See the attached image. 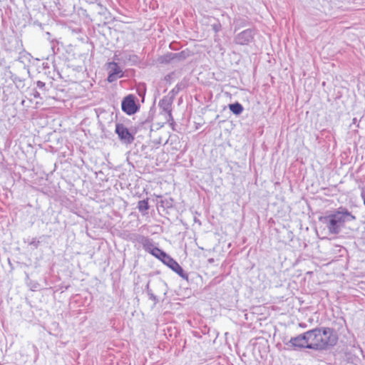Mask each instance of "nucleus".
<instances>
[{
    "mask_svg": "<svg viewBox=\"0 0 365 365\" xmlns=\"http://www.w3.org/2000/svg\"><path fill=\"white\" fill-rule=\"evenodd\" d=\"M109 75L108 76V81L112 83L118 78L123 77V72L120 66L115 62L108 63Z\"/></svg>",
    "mask_w": 365,
    "mask_h": 365,
    "instance_id": "6",
    "label": "nucleus"
},
{
    "mask_svg": "<svg viewBox=\"0 0 365 365\" xmlns=\"http://www.w3.org/2000/svg\"><path fill=\"white\" fill-rule=\"evenodd\" d=\"M34 96H35V97H38V96H39V93H37V94H36Z\"/></svg>",
    "mask_w": 365,
    "mask_h": 365,
    "instance_id": "13",
    "label": "nucleus"
},
{
    "mask_svg": "<svg viewBox=\"0 0 365 365\" xmlns=\"http://www.w3.org/2000/svg\"><path fill=\"white\" fill-rule=\"evenodd\" d=\"M164 264L168 266L170 269H171L173 272L177 273L180 277L183 279H187V274L184 272L183 269L178 264L177 261H175L173 257L169 256L168 259L165 262Z\"/></svg>",
    "mask_w": 365,
    "mask_h": 365,
    "instance_id": "7",
    "label": "nucleus"
},
{
    "mask_svg": "<svg viewBox=\"0 0 365 365\" xmlns=\"http://www.w3.org/2000/svg\"><path fill=\"white\" fill-rule=\"evenodd\" d=\"M319 222L327 228L329 234L338 235L345 224L356 220V217L345 207H339L329 215L319 217Z\"/></svg>",
    "mask_w": 365,
    "mask_h": 365,
    "instance_id": "2",
    "label": "nucleus"
},
{
    "mask_svg": "<svg viewBox=\"0 0 365 365\" xmlns=\"http://www.w3.org/2000/svg\"><path fill=\"white\" fill-rule=\"evenodd\" d=\"M115 133L119 138L125 143H131L134 140V137L129 132L128 129L121 123H117L115 125Z\"/></svg>",
    "mask_w": 365,
    "mask_h": 365,
    "instance_id": "5",
    "label": "nucleus"
},
{
    "mask_svg": "<svg viewBox=\"0 0 365 365\" xmlns=\"http://www.w3.org/2000/svg\"><path fill=\"white\" fill-rule=\"evenodd\" d=\"M338 339V335L333 328L318 327L291 338L289 344L293 349L324 351L335 346Z\"/></svg>",
    "mask_w": 365,
    "mask_h": 365,
    "instance_id": "1",
    "label": "nucleus"
},
{
    "mask_svg": "<svg viewBox=\"0 0 365 365\" xmlns=\"http://www.w3.org/2000/svg\"><path fill=\"white\" fill-rule=\"evenodd\" d=\"M363 202H364V206H365V196H364V197H363Z\"/></svg>",
    "mask_w": 365,
    "mask_h": 365,
    "instance_id": "11",
    "label": "nucleus"
},
{
    "mask_svg": "<svg viewBox=\"0 0 365 365\" xmlns=\"http://www.w3.org/2000/svg\"><path fill=\"white\" fill-rule=\"evenodd\" d=\"M121 108L123 112L129 115L137 112L138 106L135 102V98L133 95H128L123 98L121 103Z\"/></svg>",
    "mask_w": 365,
    "mask_h": 365,
    "instance_id": "4",
    "label": "nucleus"
},
{
    "mask_svg": "<svg viewBox=\"0 0 365 365\" xmlns=\"http://www.w3.org/2000/svg\"><path fill=\"white\" fill-rule=\"evenodd\" d=\"M245 34V32H243L240 34L241 36H243Z\"/></svg>",
    "mask_w": 365,
    "mask_h": 365,
    "instance_id": "12",
    "label": "nucleus"
},
{
    "mask_svg": "<svg viewBox=\"0 0 365 365\" xmlns=\"http://www.w3.org/2000/svg\"><path fill=\"white\" fill-rule=\"evenodd\" d=\"M144 250L154 256L155 258L160 260L163 264L169 257V255L164 251L155 247L149 239H145L143 242Z\"/></svg>",
    "mask_w": 365,
    "mask_h": 365,
    "instance_id": "3",
    "label": "nucleus"
},
{
    "mask_svg": "<svg viewBox=\"0 0 365 365\" xmlns=\"http://www.w3.org/2000/svg\"><path fill=\"white\" fill-rule=\"evenodd\" d=\"M138 208L140 211H146L149 208L148 202L147 200H140L138 202Z\"/></svg>",
    "mask_w": 365,
    "mask_h": 365,
    "instance_id": "9",
    "label": "nucleus"
},
{
    "mask_svg": "<svg viewBox=\"0 0 365 365\" xmlns=\"http://www.w3.org/2000/svg\"><path fill=\"white\" fill-rule=\"evenodd\" d=\"M37 86L39 88H43L44 86H45V83L42 82V81H37Z\"/></svg>",
    "mask_w": 365,
    "mask_h": 365,
    "instance_id": "10",
    "label": "nucleus"
},
{
    "mask_svg": "<svg viewBox=\"0 0 365 365\" xmlns=\"http://www.w3.org/2000/svg\"><path fill=\"white\" fill-rule=\"evenodd\" d=\"M229 108L235 115H240L243 111L242 106L238 102H236L235 103L230 104Z\"/></svg>",
    "mask_w": 365,
    "mask_h": 365,
    "instance_id": "8",
    "label": "nucleus"
}]
</instances>
